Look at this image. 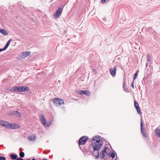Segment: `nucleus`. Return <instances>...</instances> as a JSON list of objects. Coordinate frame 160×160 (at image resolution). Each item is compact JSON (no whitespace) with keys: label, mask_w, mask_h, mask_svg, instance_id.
Wrapping results in <instances>:
<instances>
[{"label":"nucleus","mask_w":160,"mask_h":160,"mask_svg":"<svg viewBox=\"0 0 160 160\" xmlns=\"http://www.w3.org/2000/svg\"><path fill=\"white\" fill-rule=\"evenodd\" d=\"M107 149V147H105V148H104V149L102 151V152L103 153H107L106 150Z\"/></svg>","instance_id":"7c9ffc66"},{"label":"nucleus","mask_w":160,"mask_h":160,"mask_svg":"<svg viewBox=\"0 0 160 160\" xmlns=\"http://www.w3.org/2000/svg\"><path fill=\"white\" fill-rule=\"evenodd\" d=\"M109 0H101V2L102 3H104L106 2H108L109 1Z\"/></svg>","instance_id":"c85d7f7f"},{"label":"nucleus","mask_w":160,"mask_h":160,"mask_svg":"<svg viewBox=\"0 0 160 160\" xmlns=\"http://www.w3.org/2000/svg\"><path fill=\"white\" fill-rule=\"evenodd\" d=\"M6 49L5 48V47H4L3 48H0V52L2 51H4Z\"/></svg>","instance_id":"473e14b6"},{"label":"nucleus","mask_w":160,"mask_h":160,"mask_svg":"<svg viewBox=\"0 0 160 160\" xmlns=\"http://www.w3.org/2000/svg\"><path fill=\"white\" fill-rule=\"evenodd\" d=\"M10 157L13 160H16L18 157V155L16 154H11L10 156Z\"/></svg>","instance_id":"f3484780"},{"label":"nucleus","mask_w":160,"mask_h":160,"mask_svg":"<svg viewBox=\"0 0 160 160\" xmlns=\"http://www.w3.org/2000/svg\"><path fill=\"white\" fill-rule=\"evenodd\" d=\"M109 71L111 75L114 77L116 76V66H114L113 68H110Z\"/></svg>","instance_id":"423d86ee"},{"label":"nucleus","mask_w":160,"mask_h":160,"mask_svg":"<svg viewBox=\"0 0 160 160\" xmlns=\"http://www.w3.org/2000/svg\"><path fill=\"white\" fill-rule=\"evenodd\" d=\"M7 124L6 128H11L12 129H16L19 128V126L18 124L16 123H9V122Z\"/></svg>","instance_id":"20e7f679"},{"label":"nucleus","mask_w":160,"mask_h":160,"mask_svg":"<svg viewBox=\"0 0 160 160\" xmlns=\"http://www.w3.org/2000/svg\"><path fill=\"white\" fill-rule=\"evenodd\" d=\"M147 59L148 62L151 60V57L150 55L149 54H148L147 55Z\"/></svg>","instance_id":"b1692460"},{"label":"nucleus","mask_w":160,"mask_h":160,"mask_svg":"<svg viewBox=\"0 0 160 160\" xmlns=\"http://www.w3.org/2000/svg\"><path fill=\"white\" fill-rule=\"evenodd\" d=\"M100 155L102 156V158H103L105 157V153H104L102 152L100 153Z\"/></svg>","instance_id":"a878e982"},{"label":"nucleus","mask_w":160,"mask_h":160,"mask_svg":"<svg viewBox=\"0 0 160 160\" xmlns=\"http://www.w3.org/2000/svg\"><path fill=\"white\" fill-rule=\"evenodd\" d=\"M19 156L20 158H23L25 156V154L24 152H21L19 154Z\"/></svg>","instance_id":"393cba45"},{"label":"nucleus","mask_w":160,"mask_h":160,"mask_svg":"<svg viewBox=\"0 0 160 160\" xmlns=\"http://www.w3.org/2000/svg\"><path fill=\"white\" fill-rule=\"evenodd\" d=\"M138 76V74H137V73H136L134 75V76L133 77V81H134L137 78Z\"/></svg>","instance_id":"cd10ccee"},{"label":"nucleus","mask_w":160,"mask_h":160,"mask_svg":"<svg viewBox=\"0 0 160 160\" xmlns=\"http://www.w3.org/2000/svg\"><path fill=\"white\" fill-rule=\"evenodd\" d=\"M12 41V39H10L7 42L6 44L5 45V46L4 47L5 48L7 49L9 45H10V43Z\"/></svg>","instance_id":"a211bd4d"},{"label":"nucleus","mask_w":160,"mask_h":160,"mask_svg":"<svg viewBox=\"0 0 160 160\" xmlns=\"http://www.w3.org/2000/svg\"><path fill=\"white\" fill-rule=\"evenodd\" d=\"M154 131L156 135L160 137V128H156L155 130Z\"/></svg>","instance_id":"dca6fc26"},{"label":"nucleus","mask_w":160,"mask_h":160,"mask_svg":"<svg viewBox=\"0 0 160 160\" xmlns=\"http://www.w3.org/2000/svg\"><path fill=\"white\" fill-rule=\"evenodd\" d=\"M43 160H47V159H43Z\"/></svg>","instance_id":"58836bf2"},{"label":"nucleus","mask_w":160,"mask_h":160,"mask_svg":"<svg viewBox=\"0 0 160 160\" xmlns=\"http://www.w3.org/2000/svg\"><path fill=\"white\" fill-rule=\"evenodd\" d=\"M21 86H17V92H20Z\"/></svg>","instance_id":"bb28decb"},{"label":"nucleus","mask_w":160,"mask_h":160,"mask_svg":"<svg viewBox=\"0 0 160 160\" xmlns=\"http://www.w3.org/2000/svg\"><path fill=\"white\" fill-rule=\"evenodd\" d=\"M22 158H17L16 160H21Z\"/></svg>","instance_id":"f704fd0d"},{"label":"nucleus","mask_w":160,"mask_h":160,"mask_svg":"<svg viewBox=\"0 0 160 160\" xmlns=\"http://www.w3.org/2000/svg\"><path fill=\"white\" fill-rule=\"evenodd\" d=\"M28 139L30 141H34L36 139V135L30 136L28 137Z\"/></svg>","instance_id":"ddd939ff"},{"label":"nucleus","mask_w":160,"mask_h":160,"mask_svg":"<svg viewBox=\"0 0 160 160\" xmlns=\"http://www.w3.org/2000/svg\"><path fill=\"white\" fill-rule=\"evenodd\" d=\"M53 102L56 106H58L64 104L63 100L61 98H56L54 99Z\"/></svg>","instance_id":"f03ea898"},{"label":"nucleus","mask_w":160,"mask_h":160,"mask_svg":"<svg viewBox=\"0 0 160 160\" xmlns=\"http://www.w3.org/2000/svg\"><path fill=\"white\" fill-rule=\"evenodd\" d=\"M8 123V122H6L2 120H0V125L6 128L7 126L6 125L8 124L7 123Z\"/></svg>","instance_id":"2eb2a0df"},{"label":"nucleus","mask_w":160,"mask_h":160,"mask_svg":"<svg viewBox=\"0 0 160 160\" xmlns=\"http://www.w3.org/2000/svg\"><path fill=\"white\" fill-rule=\"evenodd\" d=\"M139 72V71H137V72H136V73H137V74H138V72Z\"/></svg>","instance_id":"e433bc0d"},{"label":"nucleus","mask_w":160,"mask_h":160,"mask_svg":"<svg viewBox=\"0 0 160 160\" xmlns=\"http://www.w3.org/2000/svg\"><path fill=\"white\" fill-rule=\"evenodd\" d=\"M88 138L86 136H84L81 138L79 140L78 145H82L85 144Z\"/></svg>","instance_id":"39448f33"},{"label":"nucleus","mask_w":160,"mask_h":160,"mask_svg":"<svg viewBox=\"0 0 160 160\" xmlns=\"http://www.w3.org/2000/svg\"><path fill=\"white\" fill-rule=\"evenodd\" d=\"M20 89V92H25L28 91L29 90V88L26 86H21Z\"/></svg>","instance_id":"9b49d317"},{"label":"nucleus","mask_w":160,"mask_h":160,"mask_svg":"<svg viewBox=\"0 0 160 160\" xmlns=\"http://www.w3.org/2000/svg\"><path fill=\"white\" fill-rule=\"evenodd\" d=\"M62 8H59L57 10L56 12L54 14V16L56 18H58L61 14Z\"/></svg>","instance_id":"1a4fd4ad"},{"label":"nucleus","mask_w":160,"mask_h":160,"mask_svg":"<svg viewBox=\"0 0 160 160\" xmlns=\"http://www.w3.org/2000/svg\"><path fill=\"white\" fill-rule=\"evenodd\" d=\"M31 53L30 52L26 51L22 53L20 55V57L22 58H24L29 56Z\"/></svg>","instance_id":"0eeeda50"},{"label":"nucleus","mask_w":160,"mask_h":160,"mask_svg":"<svg viewBox=\"0 0 160 160\" xmlns=\"http://www.w3.org/2000/svg\"><path fill=\"white\" fill-rule=\"evenodd\" d=\"M79 94H85L87 96H90L91 95V92L87 90H80Z\"/></svg>","instance_id":"9d476101"},{"label":"nucleus","mask_w":160,"mask_h":160,"mask_svg":"<svg viewBox=\"0 0 160 160\" xmlns=\"http://www.w3.org/2000/svg\"><path fill=\"white\" fill-rule=\"evenodd\" d=\"M123 88L125 91L126 92L128 91V89L127 88L126 83L124 82L123 83Z\"/></svg>","instance_id":"5701e85b"},{"label":"nucleus","mask_w":160,"mask_h":160,"mask_svg":"<svg viewBox=\"0 0 160 160\" xmlns=\"http://www.w3.org/2000/svg\"><path fill=\"white\" fill-rule=\"evenodd\" d=\"M134 81H133V82H132V87L133 89L134 88Z\"/></svg>","instance_id":"72a5a7b5"},{"label":"nucleus","mask_w":160,"mask_h":160,"mask_svg":"<svg viewBox=\"0 0 160 160\" xmlns=\"http://www.w3.org/2000/svg\"><path fill=\"white\" fill-rule=\"evenodd\" d=\"M0 160H6V158L5 157L3 156L0 157Z\"/></svg>","instance_id":"c756f323"},{"label":"nucleus","mask_w":160,"mask_h":160,"mask_svg":"<svg viewBox=\"0 0 160 160\" xmlns=\"http://www.w3.org/2000/svg\"><path fill=\"white\" fill-rule=\"evenodd\" d=\"M10 91L12 92H17V86H14L12 88V89H10Z\"/></svg>","instance_id":"6ab92c4d"},{"label":"nucleus","mask_w":160,"mask_h":160,"mask_svg":"<svg viewBox=\"0 0 160 160\" xmlns=\"http://www.w3.org/2000/svg\"><path fill=\"white\" fill-rule=\"evenodd\" d=\"M148 63L147 62L146 63V67H147L148 66Z\"/></svg>","instance_id":"c9c22d12"},{"label":"nucleus","mask_w":160,"mask_h":160,"mask_svg":"<svg viewBox=\"0 0 160 160\" xmlns=\"http://www.w3.org/2000/svg\"><path fill=\"white\" fill-rule=\"evenodd\" d=\"M103 144V142L100 140H98L96 141H92V146L93 151L92 154L96 156V158H99V155L98 151L100 149L102 146Z\"/></svg>","instance_id":"f257e3e1"},{"label":"nucleus","mask_w":160,"mask_h":160,"mask_svg":"<svg viewBox=\"0 0 160 160\" xmlns=\"http://www.w3.org/2000/svg\"><path fill=\"white\" fill-rule=\"evenodd\" d=\"M110 153H109V156L110 157H111L112 158V159H113V158H115V154L114 153L112 152L110 154Z\"/></svg>","instance_id":"412c9836"},{"label":"nucleus","mask_w":160,"mask_h":160,"mask_svg":"<svg viewBox=\"0 0 160 160\" xmlns=\"http://www.w3.org/2000/svg\"><path fill=\"white\" fill-rule=\"evenodd\" d=\"M142 122H141V124H140L141 133L142 135L144 137L146 138L147 137V136L145 134V129H142Z\"/></svg>","instance_id":"f8f14e48"},{"label":"nucleus","mask_w":160,"mask_h":160,"mask_svg":"<svg viewBox=\"0 0 160 160\" xmlns=\"http://www.w3.org/2000/svg\"><path fill=\"white\" fill-rule=\"evenodd\" d=\"M141 122H142V128L145 129V125L144 124V122L143 120H142V119H141Z\"/></svg>","instance_id":"2f4dec72"},{"label":"nucleus","mask_w":160,"mask_h":160,"mask_svg":"<svg viewBox=\"0 0 160 160\" xmlns=\"http://www.w3.org/2000/svg\"><path fill=\"white\" fill-rule=\"evenodd\" d=\"M134 106L135 108L137 109V111L139 114H141V112L140 109L139 104L136 101H134Z\"/></svg>","instance_id":"6e6552de"},{"label":"nucleus","mask_w":160,"mask_h":160,"mask_svg":"<svg viewBox=\"0 0 160 160\" xmlns=\"http://www.w3.org/2000/svg\"><path fill=\"white\" fill-rule=\"evenodd\" d=\"M39 118L41 122L44 127H48L51 125V123L49 124L48 123H47L46 122L45 117L42 115H39Z\"/></svg>","instance_id":"7ed1b4c3"},{"label":"nucleus","mask_w":160,"mask_h":160,"mask_svg":"<svg viewBox=\"0 0 160 160\" xmlns=\"http://www.w3.org/2000/svg\"><path fill=\"white\" fill-rule=\"evenodd\" d=\"M0 32L2 34L6 35L8 34V32L4 29L0 28Z\"/></svg>","instance_id":"4468645a"},{"label":"nucleus","mask_w":160,"mask_h":160,"mask_svg":"<svg viewBox=\"0 0 160 160\" xmlns=\"http://www.w3.org/2000/svg\"><path fill=\"white\" fill-rule=\"evenodd\" d=\"M32 160H36L35 158H33Z\"/></svg>","instance_id":"4c0bfd02"},{"label":"nucleus","mask_w":160,"mask_h":160,"mask_svg":"<svg viewBox=\"0 0 160 160\" xmlns=\"http://www.w3.org/2000/svg\"><path fill=\"white\" fill-rule=\"evenodd\" d=\"M14 113L16 114L17 116L19 117H20L21 116V114L20 113L17 111H14Z\"/></svg>","instance_id":"4be33fe9"},{"label":"nucleus","mask_w":160,"mask_h":160,"mask_svg":"<svg viewBox=\"0 0 160 160\" xmlns=\"http://www.w3.org/2000/svg\"><path fill=\"white\" fill-rule=\"evenodd\" d=\"M21 160H24L22 158Z\"/></svg>","instance_id":"ea45409f"},{"label":"nucleus","mask_w":160,"mask_h":160,"mask_svg":"<svg viewBox=\"0 0 160 160\" xmlns=\"http://www.w3.org/2000/svg\"><path fill=\"white\" fill-rule=\"evenodd\" d=\"M27 160H31L30 159H28Z\"/></svg>","instance_id":"a19ab883"},{"label":"nucleus","mask_w":160,"mask_h":160,"mask_svg":"<svg viewBox=\"0 0 160 160\" xmlns=\"http://www.w3.org/2000/svg\"><path fill=\"white\" fill-rule=\"evenodd\" d=\"M99 136L97 137L95 136L93 137L92 138V141H96L97 140H100V139L99 138Z\"/></svg>","instance_id":"aec40b11"}]
</instances>
